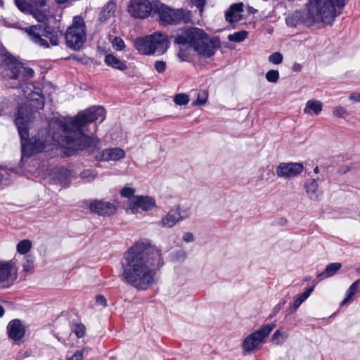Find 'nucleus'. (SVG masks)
Returning a JSON list of instances; mask_svg holds the SVG:
<instances>
[{"label": "nucleus", "mask_w": 360, "mask_h": 360, "mask_svg": "<svg viewBox=\"0 0 360 360\" xmlns=\"http://www.w3.org/2000/svg\"><path fill=\"white\" fill-rule=\"evenodd\" d=\"M349 98L354 102H360V93H352L350 94Z\"/></svg>", "instance_id": "49"}, {"label": "nucleus", "mask_w": 360, "mask_h": 360, "mask_svg": "<svg viewBox=\"0 0 360 360\" xmlns=\"http://www.w3.org/2000/svg\"><path fill=\"white\" fill-rule=\"evenodd\" d=\"M175 43L179 45L181 50L187 47L193 49L198 54L205 57L214 55L216 41L201 29L191 27L175 38Z\"/></svg>", "instance_id": "4"}, {"label": "nucleus", "mask_w": 360, "mask_h": 360, "mask_svg": "<svg viewBox=\"0 0 360 360\" xmlns=\"http://www.w3.org/2000/svg\"><path fill=\"white\" fill-rule=\"evenodd\" d=\"M22 91L24 96L29 101V103L21 106L18 109L15 118V124L18 127L21 138L22 156V158H29L34 153L41 152L49 146L52 139L60 143L58 139L55 136L50 138L49 136L44 139L39 136L32 140L28 138V124L31 121L32 108L41 109L44 102L43 97L39 92L32 90V86L26 84L22 87ZM105 117V112L103 107H96L79 112L75 117L68 118L63 122L58 123V127L63 132L64 139H62L61 144L65 148L72 150H82L88 149L93 151L97 146L98 141L84 134L85 127L96 120L103 121Z\"/></svg>", "instance_id": "1"}, {"label": "nucleus", "mask_w": 360, "mask_h": 360, "mask_svg": "<svg viewBox=\"0 0 360 360\" xmlns=\"http://www.w3.org/2000/svg\"><path fill=\"white\" fill-rule=\"evenodd\" d=\"M155 204H127L124 207L128 214H138L150 210Z\"/></svg>", "instance_id": "24"}, {"label": "nucleus", "mask_w": 360, "mask_h": 360, "mask_svg": "<svg viewBox=\"0 0 360 360\" xmlns=\"http://www.w3.org/2000/svg\"><path fill=\"white\" fill-rule=\"evenodd\" d=\"M323 109V103L316 99H310L307 101L303 109L304 114L310 116L319 115Z\"/></svg>", "instance_id": "21"}, {"label": "nucleus", "mask_w": 360, "mask_h": 360, "mask_svg": "<svg viewBox=\"0 0 360 360\" xmlns=\"http://www.w3.org/2000/svg\"><path fill=\"white\" fill-rule=\"evenodd\" d=\"M25 328L19 319L11 321L7 326L8 337L14 341L21 340L25 335Z\"/></svg>", "instance_id": "16"}, {"label": "nucleus", "mask_w": 360, "mask_h": 360, "mask_svg": "<svg viewBox=\"0 0 360 360\" xmlns=\"http://www.w3.org/2000/svg\"><path fill=\"white\" fill-rule=\"evenodd\" d=\"M125 157V152L120 148H110L98 152L95 158L98 161H118Z\"/></svg>", "instance_id": "14"}, {"label": "nucleus", "mask_w": 360, "mask_h": 360, "mask_svg": "<svg viewBox=\"0 0 360 360\" xmlns=\"http://www.w3.org/2000/svg\"><path fill=\"white\" fill-rule=\"evenodd\" d=\"M58 3H64L67 0H56Z\"/></svg>", "instance_id": "53"}, {"label": "nucleus", "mask_w": 360, "mask_h": 360, "mask_svg": "<svg viewBox=\"0 0 360 360\" xmlns=\"http://www.w3.org/2000/svg\"><path fill=\"white\" fill-rule=\"evenodd\" d=\"M266 79L269 82H277L279 79V72L278 70H271L266 73Z\"/></svg>", "instance_id": "38"}, {"label": "nucleus", "mask_w": 360, "mask_h": 360, "mask_svg": "<svg viewBox=\"0 0 360 360\" xmlns=\"http://www.w3.org/2000/svg\"><path fill=\"white\" fill-rule=\"evenodd\" d=\"M105 63L108 65L120 70H124L127 65L120 59L112 54H108L105 57Z\"/></svg>", "instance_id": "26"}, {"label": "nucleus", "mask_w": 360, "mask_h": 360, "mask_svg": "<svg viewBox=\"0 0 360 360\" xmlns=\"http://www.w3.org/2000/svg\"><path fill=\"white\" fill-rule=\"evenodd\" d=\"M18 278V268L15 262H0V286L9 288L13 285Z\"/></svg>", "instance_id": "11"}, {"label": "nucleus", "mask_w": 360, "mask_h": 360, "mask_svg": "<svg viewBox=\"0 0 360 360\" xmlns=\"http://www.w3.org/2000/svg\"><path fill=\"white\" fill-rule=\"evenodd\" d=\"M67 45L74 49L78 50L83 46L86 40V25L83 18L75 16L73 22L65 33Z\"/></svg>", "instance_id": "7"}, {"label": "nucleus", "mask_w": 360, "mask_h": 360, "mask_svg": "<svg viewBox=\"0 0 360 360\" xmlns=\"http://www.w3.org/2000/svg\"><path fill=\"white\" fill-rule=\"evenodd\" d=\"M115 8V4L108 3L101 14V19L105 20L110 15Z\"/></svg>", "instance_id": "37"}, {"label": "nucleus", "mask_w": 360, "mask_h": 360, "mask_svg": "<svg viewBox=\"0 0 360 360\" xmlns=\"http://www.w3.org/2000/svg\"><path fill=\"white\" fill-rule=\"evenodd\" d=\"M155 13L164 24L187 22L190 20V13L183 9H172L159 1H154Z\"/></svg>", "instance_id": "8"}, {"label": "nucleus", "mask_w": 360, "mask_h": 360, "mask_svg": "<svg viewBox=\"0 0 360 360\" xmlns=\"http://www.w3.org/2000/svg\"><path fill=\"white\" fill-rule=\"evenodd\" d=\"M153 39V43L151 46L153 50V54L157 53L158 54L165 53L169 48V39L166 34L162 32H155L151 34Z\"/></svg>", "instance_id": "15"}, {"label": "nucleus", "mask_w": 360, "mask_h": 360, "mask_svg": "<svg viewBox=\"0 0 360 360\" xmlns=\"http://www.w3.org/2000/svg\"><path fill=\"white\" fill-rule=\"evenodd\" d=\"M135 189L124 186L120 191V195L122 198L131 200V202H155V200L149 195H135Z\"/></svg>", "instance_id": "17"}, {"label": "nucleus", "mask_w": 360, "mask_h": 360, "mask_svg": "<svg viewBox=\"0 0 360 360\" xmlns=\"http://www.w3.org/2000/svg\"><path fill=\"white\" fill-rule=\"evenodd\" d=\"M72 331L78 338H81L85 334V327L82 324H76L72 327Z\"/></svg>", "instance_id": "40"}, {"label": "nucleus", "mask_w": 360, "mask_h": 360, "mask_svg": "<svg viewBox=\"0 0 360 360\" xmlns=\"http://www.w3.org/2000/svg\"><path fill=\"white\" fill-rule=\"evenodd\" d=\"M248 37V32L245 31L237 32L229 35V39L231 41L240 42Z\"/></svg>", "instance_id": "34"}, {"label": "nucleus", "mask_w": 360, "mask_h": 360, "mask_svg": "<svg viewBox=\"0 0 360 360\" xmlns=\"http://www.w3.org/2000/svg\"><path fill=\"white\" fill-rule=\"evenodd\" d=\"M314 172H315V173H318V172H319V167H316L314 168Z\"/></svg>", "instance_id": "52"}, {"label": "nucleus", "mask_w": 360, "mask_h": 360, "mask_svg": "<svg viewBox=\"0 0 360 360\" xmlns=\"http://www.w3.org/2000/svg\"><path fill=\"white\" fill-rule=\"evenodd\" d=\"M174 101L176 105H186L189 101V97L186 94H179L174 96Z\"/></svg>", "instance_id": "35"}, {"label": "nucleus", "mask_w": 360, "mask_h": 360, "mask_svg": "<svg viewBox=\"0 0 360 360\" xmlns=\"http://www.w3.org/2000/svg\"><path fill=\"white\" fill-rule=\"evenodd\" d=\"M208 93L204 90H200L197 93V99L191 103L192 106L203 105L207 103Z\"/></svg>", "instance_id": "29"}, {"label": "nucleus", "mask_w": 360, "mask_h": 360, "mask_svg": "<svg viewBox=\"0 0 360 360\" xmlns=\"http://www.w3.org/2000/svg\"><path fill=\"white\" fill-rule=\"evenodd\" d=\"M193 4L195 5L197 8H199L200 14L203 11V6L205 4V0H191Z\"/></svg>", "instance_id": "45"}, {"label": "nucleus", "mask_w": 360, "mask_h": 360, "mask_svg": "<svg viewBox=\"0 0 360 360\" xmlns=\"http://www.w3.org/2000/svg\"><path fill=\"white\" fill-rule=\"evenodd\" d=\"M34 18L40 22H44L48 24L51 22V20H54V18L51 16H48L44 13L40 11H35L33 12Z\"/></svg>", "instance_id": "33"}, {"label": "nucleus", "mask_w": 360, "mask_h": 360, "mask_svg": "<svg viewBox=\"0 0 360 360\" xmlns=\"http://www.w3.org/2000/svg\"><path fill=\"white\" fill-rule=\"evenodd\" d=\"M283 55L279 52H275L271 54L268 58L269 61L275 65L281 64L283 61Z\"/></svg>", "instance_id": "39"}, {"label": "nucleus", "mask_w": 360, "mask_h": 360, "mask_svg": "<svg viewBox=\"0 0 360 360\" xmlns=\"http://www.w3.org/2000/svg\"><path fill=\"white\" fill-rule=\"evenodd\" d=\"M4 60L6 66V75L12 79L23 82L34 77V71L32 68L23 65L13 56L9 54H0V63Z\"/></svg>", "instance_id": "6"}, {"label": "nucleus", "mask_w": 360, "mask_h": 360, "mask_svg": "<svg viewBox=\"0 0 360 360\" xmlns=\"http://www.w3.org/2000/svg\"><path fill=\"white\" fill-rule=\"evenodd\" d=\"M34 269V261L30 256L24 258L22 263V271L26 274H32Z\"/></svg>", "instance_id": "31"}, {"label": "nucleus", "mask_w": 360, "mask_h": 360, "mask_svg": "<svg viewBox=\"0 0 360 360\" xmlns=\"http://www.w3.org/2000/svg\"><path fill=\"white\" fill-rule=\"evenodd\" d=\"M64 174H65V176H67V171L66 170L64 171Z\"/></svg>", "instance_id": "54"}, {"label": "nucleus", "mask_w": 360, "mask_h": 360, "mask_svg": "<svg viewBox=\"0 0 360 360\" xmlns=\"http://www.w3.org/2000/svg\"><path fill=\"white\" fill-rule=\"evenodd\" d=\"M288 337L287 333L276 330L272 335L271 340L276 345H281L287 340Z\"/></svg>", "instance_id": "30"}, {"label": "nucleus", "mask_w": 360, "mask_h": 360, "mask_svg": "<svg viewBox=\"0 0 360 360\" xmlns=\"http://www.w3.org/2000/svg\"><path fill=\"white\" fill-rule=\"evenodd\" d=\"M285 304V302H283V303L281 304H278L275 306V307L274 308L273 311H272V313L270 315L269 318H273L274 316H275L278 312L281 310V309L282 308V307L283 306V304Z\"/></svg>", "instance_id": "47"}, {"label": "nucleus", "mask_w": 360, "mask_h": 360, "mask_svg": "<svg viewBox=\"0 0 360 360\" xmlns=\"http://www.w3.org/2000/svg\"><path fill=\"white\" fill-rule=\"evenodd\" d=\"M128 11L134 18H147L151 12L155 13L154 1L150 2L149 0H131L128 5Z\"/></svg>", "instance_id": "12"}, {"label": "nucleus", "mask_w": 360, "mask_h": 360, "mask_svg": "<svg viewBox=\"0 0 360 360\" xmlns=\"http://www.w3.org/2000/svg\"><path fill=\"white\" fill-rule=\"evenodd\" d=\"M91 212L98 215L110 216L115 213L117 207L115 204H87Z\"/></svg>", "instance_id": "18"}, {"label": "nucleus", "mask_w": 360, "mask_h": 360, "mask_svg": "<svg viewBox=\"0 0 360 360\" xmlns=\"http://www.w3.org/2000/svg\"><path fill=\"white\" fill-rule=\"evenodd\" d=\"M303 165L300 162H282L276 167V173L278 177L290 179L302 172Z\"/></svg>", "instance_id": "13"}, {"label": "nucleus", "mask_w": 360, "mask_h": 360, "mask_svg": "<svg viewBox=\"0 0 360 360\" xmlns=\"http://www.w3.org/2000/svg\"><path fill=\"white\" fill-rule=\"evenodd\" d=\"M359 270H360V269H359Z\"/></svg>", "instance_id": "55"}, {"label": "nucleus", "mask_w": 360, "mask_h": 360, "mask_svg": "<svg viewBox=\"0 0 360 360\" xmlns=\"http://www.w3.org/2000/svg\"><path fill=\"white\" fill-rule=\"evenodd\" d=\"M80 176L82 179H86L89 181H91L96 178V174L92 170L86 169L80 174Z\"/></svg>", "instance_id": "41"}, {"label": "nucleus", "mask_w": 360, "mask_h": 360, "mask_svg": "<svg viewBox=\"0 0 360 360\" xmlns=\"http://www.w3.org/2000/svg\"><path fill=\"white\" fill-rule=\"evenodd\" d=\"M151 34L142 38H138L134 41V45L140 53L153 54L151 43H153Z\"/></svg>", "instance_id": "19"}, {"label": "nucleus", "mask_w": 360, "mask_h": 360, "mask_svg": "<svg viewBox=\"0 0 360 360\" xmlns=\"http://www.w3.org/2000/svg\"><path fill=\"white\" fill-rule=\"evenodd\" d=\"M112 45L117 51L122 50L125 46L124 41L120 37H115L112 41Z\"/></svg>", "instance_id": "42"}, {"label": "nucleus", "mask_w": 360, "mask_h": 360, "mask_svg": "<svg viewBox=\"0 0 360 360\" xmlns=\"http://www.w3.org/2000/svg\"><path fill=\"white\" fill-rule=\"evenodd\" d=\"M243 4H236L232 5L226 13V20L231 23L238 22L242 19L243 11Z\"/></svg>", "instance_id": "20"}, {"label": "nucleus", "mask_w": 360, "mask_h": 360, "mask_svg": "<svg viewBox=\"0 0 360 360\" xmlns=\"http://www.w3.org/2000/svg\"><path fill=\"white\" fill-rule=\"evenodd\" d=\"M32 243L29 239L20 240L16 245V250L20 255H25L29 252L32 248Z\"/></svg>", "instance_id": "28"}, {"label": "nucleus", "mask_w": 360, "mask_h": 360, "mask_svg": "<svg viewBox=\"0 0 360 360\" xmlns=\"http://www.w3.org/2000/svg\"><path fill=\"white\" fill-rule=\"evenodd\" d=\"M360 291V278L355 281L347 289L346 297L341 302L343 306L352 300V297Z\"/></svg>", "instance_id": "25"}, {"label": "nucleus", "mask_w": 360, "mask_h": 360, "mask_svg": "<svg viewBox=\"0 0 360 360\" xmlns=\"http://www.w3.org/2000/svg\"><path fill=\"white\" fill-rule=\"evenodd\" d=\"M4 308L0 305V317L4 315Z\"/></svg>", "instance_id": "51"}, {"label": "nucleus", "mask_w": 360, "mask_h": 360, "mask_svg": "<svg viewBox=\"0 0 360 360\" xmlns=\"http://www.w3.org/2000/svg\"><path fill=\"white\" fill-rule=\"evenodd\" d=\"M183 240L186 243H191L194 241V236L192 233L186 232L183 236Z\"/></svg>", "instance_id": "46"}, {"label": "nucleus", "mask_w": 360, "mask_h": 360, "mask_svg": "<svg viewBox=\"0 0 360 360\" xmlns=\"http://www.w3.org/2000/svg\"><path fill=\"white\" fill-rule=\"evenodd\" d=\"M314 288H309L306 290L303 293L295 297V301L292 307H291L292 311H296L298 307L309 297L313 292Z\"/></svg>", "instance_id": "27"}, {"label": "nucleus", "mask_w": 360, "mask_h": 360, "mask_svg": "<svg viewBox=\"0 0 360 360\" xmlns=\"http://www.w3.org/2000/svg\"><path fill=\"white\" fill-rule=\"evenodd\" d=\"M11 179V172L0 167V185H7Z\"/></svg>", "instance_id": "32"}, {"label": "nucleus", "mask_w": 360, "mask_h": 360, "mask_svg": "<svg viewBox=\"0 0 360 360\" xmlns=\"http://www.w3.org/2000/svg\"><path fill=\"white\" fill-rule=\"evenodd\" d=\"M191 206L188 204L178 205L168 212L158 224L164 227L172 228L179 221L188 217L191 213Z\"/></svg>", "instance_id": "10"}, {"label": "nucleus", "mask_w": 360, "mask_h": 360, "mask_svg": "<svg viewBox=\"0 0 360 360\" xmlns=\"http://www.w3.org/2000/svg\"><path fill=\"white\" fill-rule=\"evenodd\" d=\"M342 264L339 262L330 263L326 266V269L317 276L319 281H322L328 277H331L341 269Z\"/></svg>", "instance_id": "23"}, {"label": "nucleus", "mask_w": 360, "mask_h": 360, "mask_svg": "<svg viewBox=\"0 0 360 360\" xmlns=\"http://www.w3.org/2000/svg\"><path fill=\"white\" fill-rule=\"evenodd\" d=\"M349 0H309L307 18L304 23L311 26L314 23L330 25L341 13Z\"/></svg>", "instance_id": "3"}, {"label": "nucleus", "mask_w": 360, "mask_h": 360, "mask_svg": "<svg viewBox=\"0 0 360 360\" xmlns=\"http://www.w3.org/2000/svg\"><path fill=\"white\" fill-rule=\"evenodd\" d=\"M318 183L315 179H309L304 184V188L311 200H318Z\"/></svg>", "instance_id": "22"}, {"label": "nucleus", "mask_w": 360, "mask_h": 360, "mask_svg": "<svg viewBox=\"0 0 360 360\" xmlns=\"http://www.w3.org/2000/svg\"><path fill=\"white\" fill-rule=\"evenodd\" d=\"M84 350L77 351L71 357H68V360H82Z\"/></svg>", "instance_id": "43"}, {"label": "nucleus", "mask_w": 360, "mask_h": 360, "mask_svg": "<svg viewBox=\"0 0 360 360\" xmlns=\"http://www.w3.org/2000/svg\"><path fill=\"white\" fill-rule=\"evenodd\" d=\"M15 4L17 5V6L18 7V8L22 11H25V6L24 5L20 2V0H15Z\"/></svg>", "instance_id": "50"}, {"label": "nucleus", "mask_w": 360, "mask_h": 360, "mask_svg": "<svg viewBox=\"0 0 360 360\" xmlns=\"http://www.w3.org/2000/svg\"><path fill=\"white\" fill-rule=\"evenodd\" d=\"M333 114L336 117L345 118L349 115V112L342 106H337L333 108Z\"/></svg>", "instance_id": "36"}, {"label": "nucleus", "mask_w": 360, "mask_h": 360, "mask_svg": "<svg viewBox=\"0 0 360 360\" xmlns=\"http://www.w3.org/2000/svg\"><path fill=\"white\" fill-rule=\"evenodd\" d=\"M162 264L160 250L148 240L139 241L123 257V280L138 290H147L154 283L157 270Z\"/></svg>", "instance_id": "2"}, {"label": "nucleus", "mask_w": 360, "mask_h": 360, "mask_svg": "<svg viewBox=\"0 0 360 360\" xmlns=\"http://www.w3.org/2000/svg\"><path fill=\"white\" fill-rule=\"evenodd\" d=\"M27 34L30 39L34 44L45 48L49 47L46 39L42 37L49 39L50 43L53 46H57L59 43V37L53 29L48 25L43 27L41 25H31L23 29Z\"/></svg>", "instance_id": "5"}, {"label": "nucleus", "mask_w": 360, "mask_h": 360, "mask_svg": "<svg viewBox=\"0 0 360 360\" xmlns=\"http://www.w3.org/2000/svg\"><path fill=\"white\" fill-rule=\"evenodd\" d=\"M276 327V324L269 323L248 335L242 343L244 354H250L258 349L259 345L265 342V339Z\"/></svg>", "instance_id": "9"}, {"label": "nucleus", "mask_w": 360, "mask_h": 360, "mask_svg": "<svg viewBox=\"0 0 360 360\" xmlns=\"http://www.w3.org/2000/svg\"><path fill=\"white\" fill-rule=\"evenodd\" d=\"M166 64L163 61H157L155 63V68L158 72H162L165 70Z\"/></svg>", "instance_id": "44"}, {"label": "nucleus", "mask_w": 360, "mask_h": 360, "mask_svg": "<svg viewBox=\"0 0 360 360\" xmlns=\"http://www.w3.org/2000/svg\"><path fill=\"white\" fill-rule=\"evenodd\" d=\"M96 303L103 307H105L107 305L106 299L103 295H98L96 297Z\"/></svg>", "instance_id": "48"}]
</instances>
